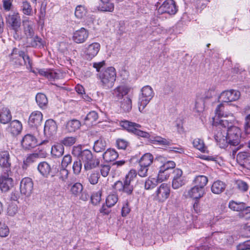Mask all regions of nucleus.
<instances>
[{"label":"nucleus","mask_w":250,"mask_h":250,"mask_svg":"<svg viewBox=\"0 0 250 250\" xmlns=\"http://www.w3.org/2000/svg\"><path fill=\"white\" fill-rule=\"evenodd\" d=\"M57 125L56 122L51 119L47 120L44 125V134L49 137L55 135L57 133Z\"/></svg>","instance_id":"nucleus-19"},{"label":"nucleus","mask_w":250,"mask_h":250,"mask_svg":"<svg viewBox=\"0 0 250 250\" xmlns=\"http://www.w3.org/2000/svg\"><path fill=\"white\" fill-rule=\"evenodd\" d=\"M29 39L30 40L29 43L32 47H41L43 45L42 39L37 36L35 37L33 36L31 38Z\"/></svg>","instance_id":"nucleus-49"},{"label":"nucleus","mask_w":250,"mask_h":250,"mask_svg":"<svg viewBox=\"0 0 250 250\" xmlns=\"http://www.w3.org/2000/svg\"><path fill=\"white\" fill-rule=\"evenodd\" d=\"M22 25L25 35L27 38H31L34 35L35 24L34 22L28 19L22 21Z\"/></svg>","instance_id":"nucleus-23"},{"label":"nucleus","mask_w":250,"mask_h":250,"mask_svg":"<svg viewBox=\"0 0 250 250\" xmlns=\"http://www.w3.org/2000/svg\"><path fill=\"white\" fill-rule=\"evenodd\" d=\"M82 168V162L79 160V161H76L73 163L72 169L73 173L75 175H78L81 171Z\"/></svg>","instance_id":"nucleus-53"},{"label":"nucleus","mask_w":250,"mask_h":250,"mask_svg":"<svg viewBox=\"0 0 250 250\" xmlns=\"http://www.w3.org/2000/svg\"><path fill=\"white\" fill-rule=\"evenodd\" d=\"M87 13L85 7L82 5H78L75 9V16L79 19H81L84 18Z\"/></svg>","instance_id":"nucleus-46"},{"label":"nucleus","mask_w":250,"mask_h":250,"mask_svg":"<svg viewBox=\"0 0 250 250\" xmlns=\"http://www.w3.org/2000/svg\"><path fill=\"white\" fill-rule=\"evenodd\" d=\"M81 125V122L79 120L73 119L67 122L65 128L67 132H74L80 128Z\"/></svg>","instance_id":"nucleus-31"},{"label":"nucleus","mask_w":250,"mask_h":250,"mask_svg":"<svg viewBox=\"0 0 250 250\" xmlns=\"http://www.w3.org/2000/svg\"><path fill=\"white\" fill-rule=\"evenodd\" d=\"M42 117V114L40 111H35L30 114L28 119V124L32 127H37L41 125Z\"/></svg>","instance_id":"nucleus-22"},{"label":"nucleus","mask_w":250,"mask_h":250,"mask_svg":"<svg viewBox=\"0 0 250 250\" xmlns=\"http://www.w3.org/2000/svg\"><path fill=\"white\" fill-rule=\"evenodd\" d=\"M204 103L202 100H199L195 102V109L197 112L201 113L204 109Z\"/></svg>","instance_id":"nucleus-56"},{"label":"nucleus","mask_w":250,"mask_h":250,"mask_svg":"<svg viewBox=\"0 0 250 250\" xmlns=\"http://www.w3.org/2000/svg\"><path fill=\"white\" fill-rule=\"evenodd\" d=\"M226 184L220 180L214 181L211 187V190L212 193L216 194H219L224 192L226 188Z\"/></svg>","instance_id":"nucleus-25"},{"label":"nucleus","mask_w":250,"mask_h":250,"mask_svg":"<svg viewBox=\"0 0 250 250\" xmlns=\"http://www.w3.org/2000/svg\"><path fill=\"white\" fill-rule=\"evenodd\" d=\"M72 153L78 158L79 160L83 163L84 168L89 170L96 167L100 164L99 160L94 157L92 152L87 149H83L81 145L73 146Z\"/></svg>","instance_id":"nucleus-2"},{"label":"nucleus","mask_w":250,"mask_h":250,"mask_svg":"<svg viewBox=\"0 0 250 250\" xmlns=\"http://www.w3.org/2000/svg\"><path fill=\"white\" fill-rule=\"evenodd\" d=\"M101 48L100 44L98 42H93L85 44L83 49V57L87 61L92 60L98 54Z\"/></svg>","instance_id":"nucleus-6"},{"label":"nucleus","mask_w":250,"mask_h":250,"mask_svg":"<svg viewBox=\"0 0 250 250\" xmlns=\"http://www.w3.org/2000/svg\"><path fill=\"white\" fill-rule=\"evenodd\" d=\"M136 171L135 170H131L126 175L125 181H128L131 183L136 178Z\"/></svg>","instance_id":"nucleus-63"},{"label":"nucleus","mask_w":250,"mask_h":250,"mask_svg":"<svg viewBox=\"0 0 250 250\" xmlns=\"http://www.w3.org/2000/svg\"><path fill=\"white\" fill-rule=\"evenodd\" d=\"M151 140L152 141L151 143L153 144L163 146H169L171 143V141L170 140L166 139L158 136L152 137Z\"/></svg>","instance_id":"nucleus-41"},{"label":"nucleus","mask_w":250,"mask_h":250,"mask_svg":"<svg viewBox=\"0 0 250 250\" xmlns=\"http://www.w3.org/2000/svg\"><path fill=\"white\" fill-rule=\"evenodd\" d=\"M106 141L103 138H100L95 142L93 149L95 152H100L104 150L106 147Z\"/></svg>","instance_id":"nucleus-42"},{"label":"nucleus","mask_w":250,"mask_h":250,"mask_svg":"<svg viewBox=\"0 0 250 250\" xmlns=\"http://www.w3.org/2000/svg\"><path fill=\"white\" fill-rule=\"evenodd\" d=\"M245 205L246 204L244 202H237L233 200H231L229 202V207L233 211L239 212L240 215L243 209H245L244 208Z\"/></svg>","instance_id":"nucleus-38"},{"label":"nucleus","mask_w":250,"mask_h":250,"mask_svg":"<svg viewBox=\"0 0 250 250\" xmlns=\"http://www.w3.org/2000/svg\"><path fill=\"white\" fill-rule=\"evenodd\" d=\"M193 182L195 186L205 189L204 187L208 182V179L205 175H198L194 178Z\"/></svg>","instance_id":"nucleus-39"},{"label":"nucleus","mask_w":250,"mask_h":250,"mask_svg":"<svg viewBox=\"0 0 250 250\" xmlns=\"http://www.w3.org/2000/svg\"><path fill=\"white\" fill-rule=\"evenodd\" d=\"M237 250H250V240L240 243L236 246Z\"/></svg>","instance_id":"nucleus-59"},{"label":"nucleus","mask_w":250,"mask_h":250,"mask_svg":"<svg viewBox=\"0 0 250 250\" xmlns=\"http://www.w3.org/2000/svg\"><path fill=\"white\" fill-rule=\"evenodd\" d=\"M21 145L24 148L29 149L35 147L37 145V141L35 136L28 134L22 138Z\"/></svg>","instance_id":"nucleus-21"},{"label":"nucleus","mask_w":250,"mask_h":250,"mask_svg":"<svg viewBox=\"0 0 250 250\" xmlns=\"http://www.w3.org/2000/svg\"><path fill=\"white\" fill-rule=\"evenodd\" d=\"M21 9L24 14L27 16H31L32 13V8L30 3L24 0L22 2Z\"/></svg>","instance_id":"nucleus-48"},{"label":"nucleus","mask_w":250,"mask_h":250,"mask_svg":"<svg viewBox=\"0 0 250 250\" xmlns=\"http://www.w3.org/2000/svg\"><path fill=\"white\" fill-rule=\"evenodd\" d=\"M119 156L118 153L114 149H107L103 154L104 160L106 162L115 161Z\"/></svg>","instance_id":"nucleus-29"},{"label":"nucleus","mask_w":250,"mask_h":250,"mask_svg":"<svg viewBox=\"0 0 250 250\" xmlns=\"http://www.w3.org/2000/svg\"><path fill=\"white\" fill-rule=\"evenodd\" d=\"M127 145V142L124 139H119L116 141V146L119 149H125Z\"/></svg>","instance_id":"nucleus-62"},{"label":"nucleus","mask_w":250,"mask_h":250,"mask_svg":"<svg viewBox=\"0 0 250 250\" xmlns=\"http://www.w3.org/2000/svg\"><path fill=\"white\" fill-rule=\"evenodd\" d=\"M89 36L88 31L84 28H81L73 33V40L77 43L84 42Z\"/></svg>","instance_id":"nucleus-16"},{"label":"nucleus","mask_w":250,"mask_h":250,"mask_svg":"<svg viewBox=\"0 0 250 250\" xmlns=\"http://www.w3.org/2000/svg\"><path fill=\"white\" fill-rule=\"evenodd\" d=\"M10 58L11 61L17 65H25L28 69L32 68V62L29 56L25 55L24 52L19 51L16 48L13 50L11 53Z\"/></svg>","instance_id":"nucleus-4"},{"label":"nucleus","mask_w":250,"mask_h":250,"mask_svg":"<svg viewBox=\"0 0 250 250\" xmlns=\"http://www.w3.org/2000/svg\"><path fill=\"white\" fill-rule=\"evenodd\" d=\"M154 93L151 86L146 85L142 88V105L143 108L149 103Z\"/></svg>","instance_id":"nucleus-14"},{"label":"nucleus","mask_w":250,"mask_h":250,"mask_svg":"<svg viewBox=\"0 0 250 250\" xmlns=\"http://www.w3.org/2000/svg\"><path fill=\"white\" fill-rule=\"evenodd\" d=\"M7 22L16 32L20 29L21 23V18L18 13L9 15L7 18Z\"/></svg>","instance_id":"nucleus-20"},{"label":"nucleus","mask_w":250,"mask_h":250,"mask_svg":"<svg viewBox=\"0 0 250 250\" xmlns=\"http://www.w3.org/2000/svg\"><path fill=\"white\" fill-rule=\"evenodd\" d=\"M223 103L218 105L215 111V117L212 118L213 125L218 124L219 126L214 138L220 148H225L229 144L236 146L240 143L242 131L237 126H229V121L225 118L229 116H232V114L225 113Z\"/></svg>","instance_id":"nucleus-1"},{"label":"nucleus","mask_w":250,"mask_h":250,"mask_svg":"<svg viewBox=\"0 0 250 250\" xmlns=\"http://www.w3.org/2000/svg\"><path fill=\"white\" fill-rule=\"evenodd\" d=\"M99 178L100 176L98 173H93L89 176L88 181L90 184L95 185L98 183Z\"/></svg>","instance_id":"nucleus-64"},{"label":"nucleus","mask_w":250,"mask_h":250,"mask_svg":"<svg viewBox=\"0 0 250 250\" xmlns=\"http://www.w3.org/2000/svg\"><path fill=\"white\" fill-rule=\"evenodd\" d=\"M130 91V88L125 85H120L113 90V95L118 99L122 98L127 95Z\"/></svg>","instance_id":"nucleus-30"},{"label":"nucleus","mask_w":250,"mask_h":250,"mask_svg":"<svg viewBox=\"0 0 250 250\" xmlns=\"http://www.w3.org/2000/svg\"><path fill=\"white\" fill-rule=\"evenodd\" d=\"M204 194L205 189H203L195 185L188 191V196L196 200H198L203 197Z\"/></svg>","instance_id":"nucleus-28"},{"label":"nucleus","mask_w":250,"mask_h":250,"mask_svg":"<svg viewBox=\"0 0 250 250\" xmlns=\"http://www.w3.org/2000/svg\"><path fill=\"white\" fill-rule=\"evenodd\" d=\"M243 112L246 114L244 129L246 134H250V107H246Z\"/></svg>","instance_id":"nucleus-40"},{"label":"nucleus","mask_w":250,"mask_h":250,"mask_svg":"<svg viewBox=\"0 0 250 250\" xmlns=\"http://www.w3.org/2000/svg\"><path fill=\"white\" fill-rule=\"evenodd\" d=\"M158 182L155 178H148L145 183V188L146 189H151L155 188Z\"/></svg>","instance_id":"nucleus-51"},{"label":"nucleus","mask_w":250,"mask_h":250,"mask_svg":"<svg viewBox=\"0 0 250 250\" xmlns=\"http://www.w3.org/2000/svg\"><path fill=\"white\" fill-rule=\"evenodd\" d=\"M175 166L176 165L174 162L172 161H168L164 163L160 167L170 172V171L175 167Z\"/></svg>","instance_id":"nucleus-54"},{"label":"nucleus","mask_w":250,"mask_h":250,"mask_svg":"<svg viewBox=\"0 0 250 250\" xmlns=\"http://www.w3.org/2000/svg\"><path fill=\"white\" fill-rule=\"evenodd\" d=\"M240 96V93L239 91L232 89L222 92L218 99L220 102L228 103L238 100Z\"/></svg>","instance_id":"nucleus-10"},{"label":"nucleus","mask_w":250,"mask_h":250,"mask_svg":"<svg viewBox=\"0 0 250 250\" xmlns=\"http://www.w3.org/2000/svg\"><path fill=\"white\" fill-rule=\"evenodd\" d=\"M40 173L44 177H47L51 171L50 165L46 162H41L38 166Z\"/></svg>","instance_id":"nucleus-33"},{"label":"nucleus","mask_w":250,"mask_h":250,"mask_svg":"<svg viewBox=\"0 0 250 250\" xmlns=\"http://www.w3.org/2000/svg\"><path fill=\"white\" fill-rule=\"evenodd\" d=\"M36 102L41 108H44L46 106L48 103V100L44 94L38 93L36 97Z\"/></svg>","instance_id":"nucleus-45"},{"label":"nucleus","mask_w":250,"mask_h":250,"mask_svg":"<svg viewBox=\"0 0 250 250\" xmlns=\"http://www.w3.org/2000/svg\"><path fill=\"white\" fill-rule=\"evenodd\" d=\"M153 161V156L149 153H146L142 156V177L147 176V171Z\"/></svg>","instance_id":"nucleus-15"},{"label":"nucleus","mask_w":250,"mask_h":250,"mask_svg":"<svg viewBox=\"0 0 250 250\" xmlns=\"http://www.w3.org/2000/svg\"><path fill=\"white\" fill-rule=\"evenodd\" d=\"M236 160L240 166L250 170V154L249 153L239 152L237 155Z\"/></svg>","instance_id":"nucleus-18"},{"label":"nucleus","mask_w":250,"mask_h":250,"mask_svg":"<svg viewBox=\"0 0 250 250\" xmlns=\"http://www.w3.org/2000/svg\"><path fill=\"white\" fill-rule=\"evenodd\" d=\"M118 200V195L116 194L108 195L106 199V204L107 207H111L114 206Z\"/></svg>","instance_id":"nucleus-47"},{"label":"nucleus","mask_w":250,"mask_h":250,"mask_svg":"<svg viewBox=\"0 0 250 250\" xmlns=\"http://www.w3.org/2000/svg\"><path fill=\"white\" fill-rule=\"evenodd\" d=\"M18 211V207L16 205L11 204L9 205L7 208V213L10 216H14Z\"/></svg>","instance_id":"nucleus-60"},{"label":"nucleus","mask_w":250,"mask_h":250,"mask_svg":"<svg viewBox=\"0 0 250 250\" xmlns=\"http://www.w3.org/2000/svg\"><path fill=\"white\" fill-rule=\"evenodd\" d=\"M12 174L3 173L2 181L0 183V188L2 191L7 192L13 186V180L10 177Z\"/></svg>","instance_id":"nucleus-24"},{"label":"nucleus","mask_w":250,"mask_h":250,"mask_svg":"<svg viewBox=\"0 0 250 250\" xmlns=\"http://www.w3.org/2000/svg\"><path fill=\"white\" fill-rule=\"evenodd\" d=\"M33 189V183L32 179L28 177L23 178L20 184L21 193L26 196L30 195Z\"/></svg>","instance_id":"nucleus-13"},{"label":"nucleus","mask_w":250,"mask_h":250,"mask_svg":"<svg viewBox=\"0 0 250 250\" xmlns=\"http://www.w3.org/2000/svg\"><path fill=\"white\" fill-rule=\"evenodd\" d=\"M72 162V157L70 154H67L63 156L61 166L62 167H66Z\"/></svg>","instance_id":"nucleus-57"},{"label":"nucleus","mask_w":250,"mask_h":250,"mask_svg":"<svg viewBox=\"0 0 250 250\" xmlns=\"http://www.w3.org/2000/svg\"><path fill=\"white\" fill-rule=\"evenodd\" d=\"M227 237V234L222 232H215L212 233V237L211 238H208L207 239L208 243L209 245V246L207 245V243H205L204 245L201 246V250L204 249L205 250H214V249L213 248L214 246L210 243L211 241L212 240L214 241L215 240V242H213V244L215 245H216V243H221L225 240Z\"/></svg>","instance_id":"nucleus-8"},{"label":"nucleus","mask_w":250,"mask_h":250,"mask_svg":"<svg viewBox=\"0 0 250 250\" xmlns=\"http://www.w3.org/2000/svg\"><path fill=\"white\" fill-rule=\"evenodd\" d=\"M120 125L122 127L127 131L131 132L138 136L140 135V125L139 124L128 121H123L120 123Z\"/></svg>","instance_id":"nucleus-17"},{"label":"nucleus","mask_w":250,"mask_h":250,"mask_svg":"<svg viewBox=\"0 0 250 250\" xmlns=\"http://www.w3.org/2000/svg\"><path fill=\"white\" fill-rule=\"evenodd\" d=\"M98 9L102 12H112L114 9V4L110 0L101 1Z\"/></svg>","instance_id":"nucleus-32"},{"label":"nucleus","mask_w":250,"mask_h":250,"mask_svg":"<svg viewBox=\"0 0 250 250\" xmlns=\"http://www.w3.org/2000/svg\"><path fill=\"white\" fill-rule=\"evenodd\" d=\"M77 141L76 137H67L62 140L61 143L63 145L66 146H70L74 145Z\"/></svg>","instance_id":"nucleus-52"},{"label":"nucleus","mask_w":250,"mask_h":250,"mask_svg":"<svg viewBox=\"0 0 250 250\" xmlns=\"http://www.w3.org/2000/svg\"><path fill=\"white\" fill-rule=\"evenodd\" d=\"M170 172H169L162 167H160L159 171L158 173L157 180L158 182L161 183L163 181H166L169 178Z\"/></svg>","instance_id":"nucleus-44"},{"label":"nucleus","mask_w":250,"mask_h":250,"mask_svg":"<svg viewBox=\"0 0 250 250\" xmlns=\"http://www.w3.org/2000/svg\"><path fill=\"white\" fill-rule=\"evenodd\" d=\"M120 107L125 112H129L132 108V102L130 98H125L121 102Z\"/></svg>","instance_id":"nucleus-43"},{"label":"nucleus","mask_w":250,"mask_h":250,"mask_svg":"<svg viewBox=\"0 0 250 250\" xmlns=\"http://www.w3.org/2000/svg\"><path fill=\"white\" fill-rule=\"evenodd\" d=\"M10 132L14 135H18L21 131L22 126L18 120H14L10 124L9 127Z\"/></svg>","instance_id":"nucleus-34"},{"label":"nucleus","mask_w":250,"mask_h":250,"mask_svg":"<svg viewBox=\"0 0 250 250\" xmlns=\"http://www.w3.org/2000/svg\"><path fill=\"white\" fill-rule=\"evenodd\" d=\"M12 119L10 110L5 107L0 109V123L2 124L8 123Z\"/></svg>","instance_id":"nucleus-27"},{"label":"nucleus","mask_w":250,"mask_h":250,"mask_svg":"<svg viewBox=\"0 0 250 250\" xmlns=\"http://www.w3.org/2000/svg\"><path fill=\"white\" fill-rule=\"evenodd\" d=\"M186 180L183 175V171L179 168H176L173 171V179L172 187L173 189H178L185 185Z\"/></svg>","instance_id":"nucleus-9"},{"label":"nucleus","mask_w":250,"mask_h":250,"mask_svg":"<svg viewBox=\"0 0 250 250\" xmlns=\"http://www.w3.org/2000/svg\"><path fill=\"white\" fill-rule=\"evenodd\" d=\"M177 11V8L173 0H166L158 9L160 13H167L174 15Z\"/></svg>","instance_id":"nucleus-11"},{"label":"nucleus","mask_w":250,"mask_h":250,"mask_svg":"<svg viewBox=\"0 0 250 250\" xmlns=\"http://www.w3.org/2000/svg\"><path fill=\"white\" fill-rule=\"evenodd\" d=\"M116 78V69L113 67L107 68L100 75L102 86L105 89L111 88L114 84Z\"/></svg>","instance_id":"nucleus-3"},{"label":"nucleus","mask_w":250,"mask_h":250,"mask_svg":"<svg viewBox=\"0 0 250 250\" xmlns=\"http://www.w3.org/2000/svg\"><path fill=\"white\" fill-rule=\"evenodd\" d=\"M236 185L238 189L243 192L247 191L249 188L248 184L246 182L241 180H237L236 181Z\"/></svg>","instance_id":"nucleus-50"},{"label":"nucleus","mask_w":250,"mask_h":250,"mask_svg":"<svg viewBox=\"0 0 250 250\" xmlns=\"http://www.w3.org/2000/svg\"><path fill=\"white\" fill-rule=\"evenodd\" d=\"M39 73L41 75L45 77L49 81H55L59 79L62 76L60 73L52 70L45 71L41 69L39 71Z\"/></svg>","instance_id":"nucleus-26"},{"label":"nucleus","mask_w":250,"mask_h":250,"mask_svg":"<svg viewBox=\"0 0 250 250\" xmlns=\"http://www.w3.org/2000/svg\"><path fill=\"white\" fill-rule=\"evenodd\" d=\"M70 194L74 197L79 198L81 200L86 201L89 195L86 191H83V187L80 182L70 184L68 185Z\"/></svg>","instance_id":"nucleus-5"},{"label":"nucleus","mask_w":250,"mask_h":250,"mask_svg":"<svg viewBox=\"0 0 250 250\" xmlns=\"http://www.w3.org/2000/svg\"><path fill=\"white\" fill-rule=\"evenodd\" d=\"M11 161L9 152L7 150L0 151V167L3 173L12 174Z\"/></svg>","instance_id":"nucleus-7"},{"label":"nucleus","mask_w":250,"mask_h":250,"mask_svg":"<svg viewBox=\"0 0 250 250\" xmlns=\"http://www.w3.org/2000/svg\"><path fill=\"white\" fill-rule=\"evenodd\" d=\"M101 191H99L92 195L91 201L93 205H96L100 203L101 200Z\"/></svg>","instance_id":"nucleus-55"},{"label":"nucleus","mask_w":250,"mask_h":250,"mask_svg":"<svg viewBox=\"0 0 250 250\" xmlns=\"http://www.w3.org/2000/svg\"><path fill=\"white\" fill-rule=\"evenodd\" d=\"M98 118V115L96 111H90L84 118V124L88 126L92 125L97 122Z\"/></svg>","instance_id":"nucleus-36"},{"label":"nucleus","mask_w":250,"mask_h":250,"mask_svg":"<svg viewBox=\"0 0 250 250\" xmlns=\"http://www.w3.org/2000/svg\"><path fill=\"white\" fill-rule=\"evenodd\" d=\"M64 153V147L62 144H57L53 145L51 148V153L55 158L61 157Z\"/></svg>","instance_id":"nucleus-37"},{"label":"nucleus","mask_w":250,"mask_h":250,"mask_svg":"<svg viewBox=\"0 0 250 250\" xmlns=\"http://www.w3.org/2000/svg\"><path fill=\"white\" fill-rule=\"evenodd\" d=\"M110 166L107 165H101L100 166V172L101 175L104 177H106L110 170Z\"/></svg>","instance_id":"nucleus-58"},{"label":"nucleus","mask_w":250,"mask_h":250,"mask_svg":"<svg viewBox=\"0 0 250 250\" xmlns=\"http://www.w3.org/2000/svg\"><path fill=\"white\" fill-rule=\"evenodd\" d=\"M192 145L195 148L203 153H208L207 146H205L203 140L200 138H195L193 140Z\"/></svg>","instance_id":"nucleus-35"},{"label":"nucleus","mask_w":250,"mask_h":250,"mask_svg":"<svg viewBox=\"0 0 250 250\" xmlns=\"http://www.w3.org/2000/svg\"><path fill=\"white\" fill-rule=\"evenodd\" d=\"M130 184L128 181H124L123 191L128 194H131L133 190V186L130 185Z\"/></svg>","instance_id":"nucleus-61"},{"label":"nucleus","mask_w":250,"mask_h":250,"mask_svg":"<svg viewBox=\"0 0 250 250\" xmlns=\"http://www.w3.org/2000/svg\"><path fill=\"white\" fill-rule=\"evenodd\" d=\"M170 187L166 183L162 184L156 191V198L159 202L165 201L170 194Z\"/></svg>","instance_id":"nucleus-12"}]
</instances>
